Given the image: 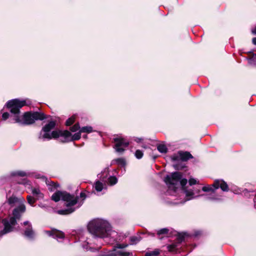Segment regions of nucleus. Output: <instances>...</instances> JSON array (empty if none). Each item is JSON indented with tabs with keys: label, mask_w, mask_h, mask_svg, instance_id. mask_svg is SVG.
Returning a JSON list of instances; mask_svg holds the SVG:
<instances>
[{
	"label": "nucleus",
	"mask_w": 256,
	"mask_h": 256,
	"mask_svg": "<svg viewBox=\"0 0 256 256\" xmlns=\"http://www.w3.org/2000/svg\"><path fill=\"white\" fill-rule=\"evenodd\" d=\"M184 192H185L186 196V198L184 199V200H183V201L175 202H174L175 204H184L187 200H190V199H192V198H194L192 196L194 194L192 191L184 190Z\"/></svg>",
	"instance_id": "nucleus-15"
},
{
	"label": "nucleus",
	"mask_w": 256,
	"mask_h": 256,
	"mask_svg": "<svg viewBox=\"0 0 256 256\" xmlns=\"http://www.w3.org/2000/svg\"><path fill=\"white\" fill-rule=\"evenodd\" d=\"M24 199L22 198H18L12 196L8 199V202L11 206H14L16 204L19 205L20 204H24Z\"/></svg>",
	"instance_id": "nucleus-14"
},
{
	"label": "nucleus",
	"mask_w": 256,
	"mask_h": 256,
	"mask_svg": "<svg viewBox=\"0 0 256 256\" xmlns=\"http://www.w3.org/2000/svg\"><path fill=\"white\" fill-rule=\"evenodd\" d=\"M252 44L256 45V38H254L252 40Z\"/></svg>",
	"instance_id": "nucleus-41"
},
{
	"label": "nucleus",
	"mask_w": 256,
	"mask_h": 256,
	"mask_svg": "<svg viewBox=\"0 0 256 256\" xmlns=\"http://www.w3.org/2000/svg\"><path fill=\"white\" fill-rule=\"evenodd\" d=\"M100 256H117L116 250V248H113L112 250L102 254Z\"/></svg>",
	"instance_id": "nucleus-22"
},
{
	"label": "nucleus",
	"mask_w": 256,
	"mask_h": 256,
	"mask_svg": "<svg viewBox=\"0 0 256 256\" xmlns=\"http://www.w3.org/2000/svg\"><path fill=\"white\" fill-rule=\"evenodd\" d=\"M89 232L94 237L106 238L116 233L112 231L110 224L102 219H95L92 220L88 226Z\"/></svg>",
	"instance_id": "nucleus-2"
},
{
	"label": "nucleus",
	"mask_w": 256,
	"mask_h": 256,
	"mask_svg": "<svg viewBox=\"0 0 256 256\" xmlns=\"http://www.w3.org/2000/svg\"><path fill=\"white\" fill-rule=\"evenodd\" d=\"M27 200L28 203L30 204L31 206H32L33 204L36 202V200L32 196H27Z\"/></svg>",
	"instance_id": "nucleus-31"
},
{
	"label": "nucleus",
	"mask_w": 256,
	"mask_h": 256,
	"mask_svg": "<svg viewBox=\"0 0 256 256\" xmlns=\"http://www.w3.org/2000/svg\"><path fill=\"white\" fill-rule=\"evenodd\" d=\"M75 118L74 116H72L70 117V118H68L66 121V124L67 126H70L74 122Z\"/></svg>",
	"instance_id": "nucleus-32"
},
{
	"label": "nucleus",
	"mask_w": 256,
	"mask_h": 256,
	"mask_svg": "<svg viewBox=\"0 0 256 256\" xmlns=\"http://www.w3.org/2000/svg\"><path fill=\"white\" fill-rule=\"evenodd\" d=\"M135 156L138 159L141 158L143 156L142 152L140 150H136L135 152Z\"/></svg>",
	"instance_id": "nucleus-33"
},
{
	"label": "nucleus",
	"mask_w": 256,
	"mask_h": 256,
	"mask_svg": "<svg viewBox=\"0 0 256 256\" xmlns=\"http://www.w3.org/2000/svg\"><path fill=\"white\" fill-rule=\"evenodd\" d=\"M44 232L48 236H52L58 240V239H63L64 238V232L56 229H52V230H44Z\"/></svg>",
	"instance_id": "nucleus-12"
},
{
	"label": "nucleus",
	"mask_w": 256,
	"mask_h": 256,
	"mask_svg": "<svg viewBox=\"0 0 256 256\" xmlns=\"http://www.w3.org/2000/svg\"><path fill=\"white\" fill-rule=\"evenodd\" d=\"M11 174L12 176H29L30 174H27L23 171H16L12 172Z\"/></svg>",
	"instance_id": "nucleus-19"
},
{
	"label": "nucleus",
	"mask_w": 256,
	"mask_h": 256,
	"mask_svg": "<svg viewBox=\"0 0 256 256\" xmlns=\"http://www.w3.org/2000/svg\"><path fill=\"white\" fill-rule=\"evenodd\" d=\"M81 133L80 130L79 132L72 135L69 131L64 130L61 132V138L60 140L63 142L78 140L81 137Z\"/></svg>",
	"instance_id": "nucleus-10"
},
{
	"label": "nucleus",
	"mask_w": 256,
	"mask_h": 256,
	"mask_svg": "<svg viewBox=\"0 0 256 256\" xmlns=\"http://www.w3.org/2000/svg\"><path fill=\"white\" fill-rule=\"evenodd\" d=\"M117 256H129L132 253L128 252H123L122 250H116Z\"/></svg>",
	"instance_id": "nucleus-27"
},
{
	"label": "nucleus",
	"mask_w": 256,
	"mask_h": 256,
	"mask_svg": "<svg viewBox=\"0 0 256 256\" xmlns=\"http://www.w3.org/2000/svg\"><path fill=\"white\" fill-rule=\"evenodd\" d=\"M115 143L114 148L116 151L122 153L125 150V148L129 145V142L121 136H117L114 138Z\"/></svg>",
	"instance_id": "nucleus-9"
},
{
	"label": "nucleus",
	"mask_w": 256,
	"mask_h": 256,
	"mask_svg": "<svg viewBox=\"0 0 256 256\" xmlns=\"http://www.w3.org/2000/svg\"><path fill=\"white\" fill-rule=\"evenodd\" d=\"M108 173V168H106L103 172H102V174H99L100 178L102 179L103 181L104 180V178H106Z\"/></svg>",
	"instance_id": "nucleus-24"
},
{
	"label": "nucleus",
	"mask_w": 256,
	"mask_h": 256,
	"mask_svg": "<svg viewBox=\"0 0 256 256\" xmlns=\"http://www.w3.org/2000/svg\"><path fill=\"white\" fill-rule=\"evenodd\" d=\"M114 161L117 164L120 165L122 166H124L126 164L125 160L122 158H117Z\"/></svg>",
	"instance_id": "nucleus-30"
},
{
	"label": "nucleus",
	"mask_w": 256,
	"mask_h": 256,
	"mask_svg": "<svg viewBox=\"0 0 256 256\" xmlns=\"http://www.w3.org/2000/svg\"><path fill=\"white\" fill-rule=\"evenodd\" d=\"M252 32L253 34L256 35V26L252 30Z\"/></svg>",
	"instance_id": "nucleus-38"
},
{
	"label": "nucleus",
	"mask_w": 256,
	"mask_h": 256,
	"mask_svg": "<svg viewBox=\"0 0 256 256\" xmlns=\"http://www.w3.org/2000/svg\"><path fill=\"white\" fill-rule=\"evenodd\" d=\"M180 242H182V240H183V238H181V237H180Z\"/></svg>",
	"instance_id": "nucleus-44"
},
{
	"label": "nucleus",
	"mask_w": 256,
	"mask_h": 256,
	"mask_svg": "<svg viewBox=\"0 0 256 256\" xmlns=\"http://www.w3.org/2000/svg\"><path fill=\"white\" fill-rule=\"evenodd\" d=\"M178 155L180 160L183 161L187 160L190 158H192V154L188 152H180Z\"/></svg>",
	"instance_id": "nucleus-16"
},
{
	"label": "nucleus",
	"mask_w": 256,
	"mask_h": 256,
	"mask_svg": "<svg viewBox=\"0 0 256 256\" xmlns=\"http://www.w3.org/2000/svg\"><path fill=\"white\" fill-rule=\"evenodd\" d=\"M6 105L10 110V114L8 112H4L2 116V118L6 120L10 117L11 122H21L20 110L22 106L27 105L26 101L14 99L8 101Z\"/></svg>",
	"instance_id": "nucleus-3"
},
{
	"label": "nucleus",
	"mask_w": 256,
	"mask_h": 256,
	"mask_svg": "<svg viewBox=\"0 0 256 256\" xmlns=\"http://www.w3.org/2000/svg\"><path fill=\"white\" fill-rule=\"evenodd\" d=\"M160 254L158 250H154L150 252H146L145 256H158Z\"/></svg>",
	"instance_id": "nucleus-28"
},
{
	"label": "nucleus",
	"mask_w": 256,
	"mask_h": 256,
	"mask_svg": "<svg viewBox=\"0 0 256 256\" xmlns=\"http://www.w3.org/2000/svg\"><path fill=\"white\" fill-rule=\"evenodd\" d=\"M205 199L210 200H221L220 198L215 196L214 190L212 191L210 196H206Z\"/></svg>",
	"instance_id": "nucleus-17"
},
{
	"label": "nucleus",
	"mask_w": 256,
	"mask_h": 256,
	"mask_svg": "<svg viewBox=\"0 0 256 256\" xmlns=\"http://www.w3.org/2000/svg\"><path fill=\"white\" fill-rule=\"evenodd\" d=\"M46 116L42 112H26L23 116V121L21 120L20 124H30L34 122L36 120H43L46 118Z\"/></svg>",
	"instance_id": "nucleus-7"
},
{
	"label": "nucleus",
	"mask_w": 256,
	"mask_h": 256,
	"mask_svg": "<svg viewBox=\"0 0 256 256\" xmlns=\"http://www.w3.org/2000/svg\"><path fill=\"white\" fill-rule=\"evenodd\" d=\"M32 193L33 194L38 196V198H42V194L38 188H34L32 190Z\"/></svg>",
	"instance_id": "nucleus-26"
},
{
	"label": "nucleus",
	"mask_w": 256,
	"mask_h": 256,
	"mask_svg": "<svg viewBox=\"0 0 256 256\" xmlns=\"http://www.w3.org/2000/svg\"><path fill=\"white\" fill-rule=\"evenodd\" d=\"M255 208H256V206H255Z\"/></svg>",
	"instance_id": "nucleus-47"
},
{
	"label": "nucleus",
	"mask_w": 256,
	"mask_h": 256,
	"mask_svg": "<svg viewBox=\"0 0 256 256\" xmlns=\"http://www.w3.org/2000/svg\"><path fill=\"white\" fill-rule=\"evenodd\" d=\"M86 242H87V244H90V243H89V242H88V241H86Z\"/></svg>",
	"instance_id": "nucleus-45"
},
{
	"label": "nucleus",
	"mask_w": 256,
	"mask_h": 256,
	"mask_svg": "<svg viewBox=\"0 0 256 256\" xmlns=\"http://www.w3.org/2000/svg\"><path fill=\"white\" fill-rule=\"evenodd\" d=\"M143 147L145 148H146V146H143Z\"/></svg>",
	"instance_id": "nucleus-46"
},
{
	"label": "nucleus",
	"mask_w": 256,
	"mask_h": 256,
	"mask_svg": "<svg viewBox=\"0 0 256 256\" xmlns=\"http://www.w3.org/2000/svg\"><path fill=\"white\" fill-rule=\"evenodd\" d=\"M52 199L56 202H58L60 200L65 202V206L66 208L64 210H59L58 213L60 214H69L74 212L82 205V202H78V197L68 193L66 192L58 191L54 192Z\"/></svg>",
	"instance_id": "nucleus-1"
},
{
	"label": "nucleus",
	"mask_w": 256,
	"mask_h": 256,
	"mask_svg": "<svg viewBox=\"0 0 256 256\" xmlns=\"http://www.w3.org/2000/svg\"><path fill=\"white\" fill-rule=\"evenodd\" d=\"M164 182L168 186L169 188L174 189L175 190L176 186L179 184L182 186V188L184 190V186L188 182L186 178H182V175L179 172H174L171 175H168L164 178Z\"/></svg>",
	"instance_id": "nucleus-6"
},
{
	"label": "nucleus",
	"mask_w": 256,
	"mask_h": 256,
	"mask_svg": "<svg viewBox=\"0 0 256 256\" xmlns=\"http://www.w3.org/2000/svg\"><path fill=\"white\" fill-rule=\"evenodd\" d=\"M94 188L97 192H101L104 188V184L100 181H97L94 184Z\"/></svg>",
	"instance_id": "nucleus-20"
},
{
	"label": "nucleus",
	"mask_w": 256,
	"mask_h": 256,
	"mask_svg": "<svg viewBox=\"0 0 256 256\" xmlns=\"http://www.w3.org/2000/svg\"><path fill=\"white\" fill-rule=\"evenodd\" d=\"M80 196L82 198H83L84 199L86 197V194L84 193V192H81L80 194Z\"/></svg>",
	"instance_id": "nucleus-39"
},
{
	"label": "nucleus",
	"mask_w": 256,
	"mask_h": 256,
	"mask_svg": "<svg viewBox=\"0 0 256 256\" xmlns=\"http://www.w3.org/2000/svg\"><path fill=\"white\" fill-rule=\"evenodd\" d=\"M24 226V235L30 240H33L34 238V232L32 230L31 223L29 221H25L22 224Z\"/></svg>",
	"instance_id": "nucleus-11"
},
{
	"label": "nucleus",
	"mask_w": 256,
	"mask_h": 256,
	"mask_svg": "<svg viewBox=\"0 0 256 256\" xmlns=\"http://www.w3.org/2000/svg\"><path fill=\"white\" fill-rule=\"evenodd\" d=\"M128 246L127 244H118L117 245L116 248H123Z\"/></svg>",
	"instance_id": "nucleus-37"
},
{
	"label": "nucleus",
	"mask_w": 256,
	"mask_h": 256,
	"mask_svg": "<svg viewBox=\"0 0 256 256\" xmlns=\"http://www.w3.org/2000/svg\"><path fill=\"white\" fill-rule=\"evenodd\" d=\"M132 244H136L140 240V236H133L130 238Z\"/></svg>",
	"instance_id": "nucleus-29"
},
{
	"label": "nucleus",
	"mask_w": 256,
	"mask_h": 256,
	"mask_svg": "<svg viewBox=\"0 0 256 256\" xmlns=\"http://www.w3.org/2000/svg\"><path fill=\"white\" fill-rule=\"evenodd\" d=\"M220 188L224 192L228 190V187L227 184L222 180H216L211 186H204L202 187V190L204 192H212Z\"/></svg>",
	"instance_id": "nucleus-8"
},
{
	"label": "nucleus",
	"mask_w": 256,
	"mask_h": 256,
	"mask_svg": "<svg viewBox=\"0 0 256 256\" xmlns=\"http://www.w3.org/2000/svg\"><path fill=\"white\" fill-rule=\"evenodd\" d=\"M141 140H142V138H136V140H136V142H140L141 141Z\"/></svg>",
	"instance_id": "nucleus-42"
},
{
	"label": "nucleus",
	"mask_w": 256,
	"mask_h": 256,
	"mask_svg": "<svg viewBox=\"0 0 256 256\" xmlns=\"http://www.w3.org/2000/svg\"><path fill=\"white\" fill-rule=\"evenodd\" d=\"M83 248L84 249L86 250H90L92 251H93V249L91 248H88V246L85 247L84 246H83Z\"/></svg>",
	"instance_id": "nucleus-40"
},
{
	"label": "nucleus",
	"mask_w": 256,
	"mask_h": 256,
	"mask_svg": "<svg viewBox=\"0 0 256 256\" xmlns=\"http://www.w3.org/2000/svg\"><path fill=\"white\" fill-rule=\"evenodd\" d=\"M168 230L166 228H162L160 230L157 234L158 235H160V234H168Z\"/></svg>",
	"instance_id": "nucleus-34"
},
{
	"label": "nucleus",
	"mask_w": 256,
	"mask_h": 256,
	"mask_svg": "<svg viewBox=\"0 0 256 256\" xmlns=\"http://www.w3.org/2000/svg\"><path fill=\"white\" fill-rule=\"evenodd\" d=\"M178 244L177 243H174L172 244H170L167 246L168 250L170 252H176L178 249Z\"/></svg>",
	"instance_id": "nucleus-21"
},
{
	"label": "nucleus",
	"mask_w": 256,
	"mask_h": 256,
	"mask_svg": "<svg viewBox=\"0 0 256 256\" xmlns=\"http://www.w3.org/2000/svg\"><path fill=\"white\" fill-rule=\"evenodd\" d=\"M172 160H178V156H172Z\"/></svg>",
	"instance_id": "nucleus-43"
},
{
	"label": "nucleus",
	"mask_w": 256,
	"mask_h": 256,
	"mask_svg": "<svg viewBox=\"0 0 256 256\" xmlns=\"http://www.w3.org/2000/svg\"><path fill=\"white\" fill-rule=\"evenodd\" d=\"M108 183L112 186L116 184L118 182V179L116 176H110L108 178Z\"/></svg>",
	"instance_id": "nucleus-25"
},
{
	"label": "nucleus",
	"mask_w": 256,
	"mask_h": 256,
	"mask_svg": "<svg viewBox=\"0 0 256 256\" xmlns=\"http://www.w3.org/2000/svg\"><path fill=\"white\" fill-rule=\"evenodd\" d=\"M36 177L37 178H42L43 179L46 180V182L48 186V190L50 191L54 190L58 187L59 185L56 183H54L53 182L49 181L44 176H40V174L36 175Z\"/></svg>",
	"instance_id": "nucleus-13"
},
{
	"label": "nucleus",
	"mask_w": 256,
	"mask_h": 256,
	"mask_svg": "<svg viewBox=\"0 0 256 256\" xmlns=\"http://www.w3.org/2000/svg\"><path fill=\"white\" fill-rule=\"evenodd\" d=\"M157 149L161 153L166 154L168 152V148L164 144H160L158 145Z\"/></svg>",
	"instance_id": "nucleus-18"
},
{
	"label": "nucleus",
	"mask_w": 256,
	"mask_h": 256,
	"mask_svg": "<svg viewBox=\"0 0 256 256\" xmlns=\"http://www.w3.org/2000/svg\"><path fill=\"white\" fill-rule=\"evenodd\" d=\"M188 183L190 185L192 186L193 184H197L198 182L197 180L196 179L194 178H190L188 180Z\"/></svg>",
	"instance_id": "nucleus-36"
},
{
	"label": "nucleus",
	"mask_w": 256,
	"mask_h": 256,
	"mask_svg": "<svg viewBox=\"0 0 256 256\" xmlns=\"http://www.w3.org/2000/svg\"><path fill=\"white\" fill-rule=\"evenodd\" d=\"M80 128V126L78 124H75L70 128V130L72 132H76Z\"/></svg>",
	"instance_id": "nucleus-35"
},
{
	"label": "nucleus",
	"mask_w": 256,
	"mask_h": 256,
	"mask_svg": "<svg viewBox=\"0 0 256 256\" xmlns=\"http://www.w3.org/2000/svg\"><path fill=\"white\" fill-rule=\"evenodd\" d=\"M26 211V206L24 204H20L12 211V216L9 220L4 219L2 224L4 228L0 232V237L14 230V226L17 224V220L20 219Z\"/></svg>",
	"instance_id": "nucleus-4"
},
{
	"label": "nucleus",
	"mask_w": 256,
	"mask_h": 256,
	"mask_svg": "<svg viewBox=\"0 0 256 256\" xmlns=\"http://www.w3.org/2000/svg\"><path fill=\"white\" fill-rule=\"evenodd\" d=\"M80 132H86V133H90L91 132H92V126H84L80 130Z\"/></svg>",
	"instance_id": "nucleus-23"
},
{
	"label": "nucleus",
	"mask_w": 256,
	"mask_h": 256,
	"mask_svg": "<svg viewBox=\"0 0 256 256\" xmlns=\"http://www.w3.org/2000/svg\"><path fill=\"white\" fill-rule=\"evenodd\" d=\"M55 126L56 122L54 121H50L46 124L40 132L38 139L42 141H46L49 140L52 138H56L61 136L62 130H53L52 132H50L51 130L54 128Z\"/></svg>",
	"instance_id": "nucleus-5"
}]
</instances>
